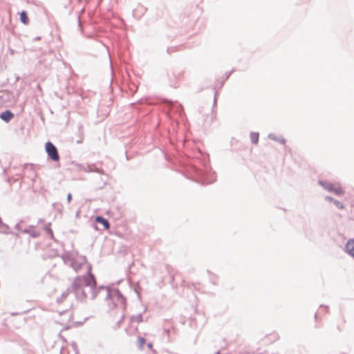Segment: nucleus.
<instances>
[{"mask_svg": "<svg viewBox=\"0 0 354 354\" xmlns=\"http://www.w3.org/2000/svg\"><path fill=\"white\" fill-rule=\"evenodd\" d=\"M75 283H78L80 286H93L95 284V278L91 274L88 276H84L77 278L75 281Z\"/></svg>", "mask_w": 354, "mask_h": 354, "instance_id": "f03ea898", "label": "nucleus"}, {"mask_svg": "<svg viewBox=\"0 0 354 354\" xmlns=\"http://www.w3.org/2000/svg\"><path fill=\"white\" fill-rule=\"evenodd\" d=\"M333 192L337 195L344 194L343 189L338 185H333Z\"/></svg>", "mask_w": 354, "mask_h": 354, "instance_id": "0eeeda50", "label": "nucleus"}, {"mask_svg": "<svg viewBox=\"0 0 354 354\" xmlns=\"http://www.w3.org/2000/svg\"><path fill=\"white\" fill-rule=\"evenodd\" d=\"M71 200V195L69 194L68 195V201H70Z\"/></svg>", "mask_w": 354, "mask_h": 354, "instance_id": "f8f14e48", "label": "nucleus"}, {"mask_svg": "<svg viewBox=\"0 0 354 354\" xmlns=\"http://www.w3.org/2000/svg\"><path fill=\"white\" fill-rule=\"evenodd\" d=\"M152 345L151 344H149V347H151Z\"/></svg>", "mask_w": 354, "mask_h": 354, "instance_id": "ddd939ff", "label": "nucleus"}, {"mask_svg": "<svg viewBox=\"0 0 354 354\" xmlns=\"http://www.w3.org/2000/svg\"><path fill=\"white\" fill-rule=\"evenodd\" d=\"M335 203L338 208H339V209L344 208V205L341 202L335 201Z\"/></svg>", "mask_w": 354, "mask_h": 354, "instance_id": "9b49d317", "label": "nucleus"}, {"mask_svg": "<svg viewBox=\"0 0 354 354\" xmlns=\"http://www.w3.org/2000/svg\"><path fill=\"white\" fill-rule=\"evenodd\" d=\"M45 149L48 156L50 158V159H52L53 161H58L59 160L57 149L52 142H46Z\"/></svg>", "mask_w": 354, "mask_h": 354, "instance_id": "f257e3e1", "label": "nucleus"}, {"mask_svg": "<svg viewBox=\"0 0 354 354\" xmlns=\"http://www.w3.org/2000/svg\"><path fill=\"white\" fill-rule=\"evenodd\" d=\"M95 221L98 223L102 224L106 230H109L110 227L108 221L101 216H97L95 218Z\"/></svg>", "mask_w": 354, "mask_h": 354, "instance_id": "39448f33", "label": "nucleus"}, {"mask_svg": "<svg viewBox=\"0 0 354 354\" xmlns=\"http://www.w3.org/2000/svg\"><path fill=\"white\" fill-rule=\"evenodd\" d=\"M346 250L347 252L354 258V239L347 242Z\"/></svg>", "mask_w": 354, "mask_h": 354, "instance_id": "7ed1b4c3", "label": "nucleus"}, {"mask_svg": "<svg viewBox=\"0 0 354 354\" xmlns=\"http://www.w3.org/2000/svg\"><path fill=\"white\" fill-rule=\"evenodd\" d=\"M20 20L25 25H27L28 24L29 19L26 11H22L20 13Z\"/></svg>", "mask_w": 354, "mask_h": 354, "instance_id": "423d86ee", "label": "nucleus"}, {"mask_svg": "<svg viewBox=\"0 0 354 354\" xmlns=\"http://www.w3.org/2000/svg\"><path fill=\"white\" fill-rule=\"evenodd\" d=\"M138 344H139V347L140 348H142L145 344V339L143 338V337H139L138 339Z\"/></svg>", "mask_w": 354, "mask_h": 354, "instance_id": "1a4fd4ad", "label": "nucleus"}, {"mask_svg": "<svg viewBox=\"0 0 354 354\" xmlns=\"http://www.w3.org/2000/svg\"><path fill=\"white\" fill-rule=\"evenodd\" d=\"M7 229V226L3 225L1 222V219L0 218V232H3L4 230Z\"/></svg>", "mask_w": 354, "mask_h": 354, "instance_id": "9d476101", "label": "nucleus"}, {"mask_svg": "<svg viewBox=\"0 0 354 354\" xmlns=\"http://www.w3.org/2000/svg\"><path fill=\"white\" fill-rule=\"evenodd\" d=\"M259 133H252L250 134V139L252 143L257 144L259 141Z\"/></svg>", "mask_w": 354, "mask_h": 354, "instance_id": "6e6552de", "label": "nucleus"}, {"mask_svg": "<svg viewBox=\"0 0 354 354\" xmlns=\"http://www.w3.org/2000/svg\"><path fill=\"white\" fill-rule=\"evenodd\" d=\"M353 207H354V205Z\"/></svg>", "mask_w": 354, "mask_h": 354, "instance_id": "4468645a", "label": "nucleus"}, {"mask_svg": "<svg viewBox=\"0 0 354 354\" xmlns=\"http://www.w3.org/2000/svg\"><path fill=\"white\" fill-rule=\"evenodd\" d=\"M0 117L3 120L9 122L14 117V115L10 111H6L1 114Z\"/></svg>", "mask_w": 354, "mask_h": 354, "instance_id": "20e7f679", "label": "nucleus"}]
</instances>
